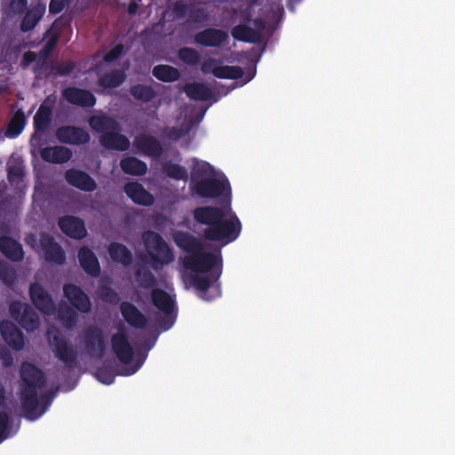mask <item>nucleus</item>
Wrapping results in <instances>:
<instances>
[{"label": "nucleus", "instance_id": "1", "mask_svg": "<svg viewBox=\"0 0 455 455\" xmlns=\"http://www.w3.org/2000/svg\"><path fill=\"white\" fill-rule=\"evenodd\" d=\"M195 223L204 227L200 235L206 241L226 245L240 235L242 224L238 217L228 212V206L203 205L192 211Z\"/></svg>", "mask_w": 455, "mask_h": 455}, {"label": "nucleus", "instance_id": "2", "mask_svg": "<svg viewBox=\"0 0 455 455\" xmlns=\"http://www.w3.org/2000/svg\"><path fill=\"white\" fill-rule=\"evenodd\" d=\"M21 379L20 404L24 416L29 420L38 419L51 403L46 394L41 396L44 401L39 411L38 392L45 387L46 379L42 370L29 362H23L20 369Z\"/></svg>", "mask_w": 455, "mask_h": 455}, {"label": "nucleus", "instance_id": "3", "mask_svg": "<svg viewBox=\"0 0 455 455\" xmlns=\"http://www.w3.org/2000/svg\"><path fill=\"white\" fill-rule=\"evenodd\" d=\"M192 192L202 198H221L231 212V187L227 178L217 179L212 166L204 161H196L191 170Z\"/></svg>", "mask_w": 455, "mask_h": 455}, {"label": "nucleus", "instance_id": "4", "mask_svg": "<svg viewBox=\"0 0 455 455\" xmlns=\"http://www.w3.org/2000/svg\"><path fill=\"white\" fill-rule=\"evenodd\" d=\"M142 240L149 258L148 262L155 270L174 260V255L164 239L156 232L148 230L142 234Z\"/></svg>", "mask_w": 455, "mask_h": 455}, {"label": "nucleus", "instance_id": "5", "mask_svg": "<svg viewBox=\"0 0 455 455\" xmlns=\"http://www.w3.org/2000/svg\"><path fill=\"white\" fill-rule=\"evenodd\" d=\"M46 336L54 356L64 363L67 370H73L77 364L76 350L60 330L53 326L47 330Z\"/></svg>", "mask_w": 455, "mask_h": 455}, {"label": "nucleus", "instance_id": "6", "mask_svg": "<svg viewBox=\"0 0 455 455\" xmlns=\"http://www.w3.org/2000/svg\"><path fill=\"white\" fill-rule=\"evenodd\" d=\"M150 297L152 304L164 314L162 316H156L160 328L163 331H168L174 324L177 316L174 299L167 291L160 288L153 289Z\"/></svg>", "mask_w": 455, "mask_h": 455}, {"label": "nucleus", "instance_id": "7", "mask_svg": "<svg viewBox=\"0 0 455 455\" xmlns=\"http://www.w3.org/2000/svg\"><path fill=\"white\" fill-rule=\"evenodd\" d=\"M182 265L186 269L196 273H212L217 267H222L220 252L214 254L205 252L203 248L193 255H187L182 259Z\"/></svg>", "mask_w": 455, "mask_h": 455}, {"label": "nucleus", "instance_id": "8", "mask_svg": "<svg viewBox=\"0 0 455 455\" xmlns=\"http://www.w3.org/2000/svg\"><path fill=\"white\" fill-rule=\"evenodd\" d=\"M81 343L86 353L96 358L101 359L108 347L107 336L100 326L91 324L81 334Z\"/></svg>", "mask_w": 455, "mask_h": 455}, {"label": "nucleus", "instance_id": "9", "mask_svg": "<svg viewBox=\"0 0 455 455\" xmlns=\"http://www.w3.org/2000/svg\"><path fill=\"white\" fill-rule=\"evenodd\" d=\"M11 317L27 331H34L40 325L37 313L28 303L12 301L9 307Z\"/></svg>", "mask_w": 455, "mask_h": 455}, {"label": "nucleus", "instance_id": "10", "mask_svg": "<svg viewBox=\"0 0 455 455\" xmlns=\"http://www.w3.org/2000/svg\"><path fill=\"white\" fill-rule=\"evenodd\" d=\"M111 349L117 360L123 364H129L134 357L133 348L129 341L124 326L110 339Z\"/></svg>", "mask_w": 455, "mask_h": 455}, {"label": "nucleus", "instance_id": "11", "mask_svg": "<svg viewBox=\"0 0 455 455\" xmlns=\"http://www.w3.org/2000/svg\"><path fill=\"white\" fill-rule=\"evenodd\" d=\"M57 140L68 145H84L90 141V133L84 128L74 125H63L55 132Z\"/></svg>", "mask_w": 455, "mask_h": 455}, {"label": "nucleus", "instance_id": "12", "mask_svg": "<svg viewBox=\"0 0 455 455\" xmlns=\"http://www.w3.org/2000/svg\"><path fill=\"white\" fill-rule=\"evenodd\" d=\"M29 297L33 305L43 314L50 315L55 312V303L52 296L38 283L30 284Z\"/></svg>", "mask_w": 455, "mask_h": 455}, {"label": "nucleus", "instance_id": "13", "mask_svg": "<svg viewBox=\"0 0 455 455\" xmlns=\"http://www.w3.org/2000/svg\"><path fill=\"white\" fill-rule=\"evenodd\" d=\"M228 40V32L215 28H205L194 36L195 43L204 47H220Z\"/></svg>", "mask_w": 455, "mask_h": 455}, {"label": "nucleus", "instance_id": "14", "mask_svg": "<svg viewBox=\"0 0 455 455\" xmlns=\"http://www.w3.org/2000/svg\"><path fill=\"white\" fill-rule=\"evenodd\" d=\"M62 96L68 103L82 108H92L97 100L92 92L75 86L65 88Z\"/></svg>", "mask_w": 455, "mask_h": 455}, {"label": "nucleus", "instance_id": "15", "mask_svg": "<svg viewBox=\"0 0 455 455\" xmlns=\"http://www.w3.org/2000/svg\"><path fill=\"white\" fill-rule=\"evenodd\" d=\"M132 145L140 153L148 156L159 157L164 151L160 140L151 134L137 135Z\"/></svg>", "mask_w": 455, "mask_h": 455}, {"label": "nucleus", "instance_id": "16", "mask_svg": "<svg viewBox=\"0 0 455 455\" xmlns=\"http://www.w3.org/2000/svg\"><path fill=\"white\" fill-rule=\"evenodd\" d=\"M63 291L73 307L82 313L90 312L92 307L90 299L79 286L73 283L65 284Z\"/></svg>", "mask_w": 455, "mask_h": 455}, {"label": "nucleus", "instance_id": "17", "mask_svg": "<svg viewBox=\"0 0 455 455\" xmlns=\"http://www.w3.org/2000/svg\"><path fill=\"white\" fill-rule=\"evenodd\" d=\"M40 246L46 261L56 265H62L65 263V251L62 247L55 242L53 237L48 235H43L40 238Z\"/></svg>", "mask_w": 455, "mask_h": 455}, {"label": "nucleus", "instance_id": "18", "mask_svg": "<svg viewBox=\"0 0 455 455\" xmlns=\"http://www.w3.org/2000/svg\"><path fill=\"white\" fill-rule=\"evenodd\" d=\"M66 181L72 187L84 192H92L97 188V183L87 172L71 168L64 174Z\"/></svg>", "mask_w": 455, "mask_h": 455}, {"label": "nucleus", "instance_id": "19", "mask_svg": "<svg viewBox=\"0 0 455 455\" xmlns=\"http://www.w3.org/2000/svg\"><path fill=\"white\" fill-rule=\"evenodd\" d=\"M0 333L5 343L16 351L24 347V335L22 331L11 321L4 320L0 323Z\"/></svg>", "mask_w": 455, "mask_h": 455}, {"label": "nucleus", "instance_id": "20", "mask_svg": "<svg viewBox=\"0 0 455 455\" xmlns=\"http://www.w3.org/2000/svg\"><path fill=\"white\" fill-rule=\"evenodd\" d=\"M58 225L60 230L71 238L83 239L87 235L84 222L78 217H60L58 220Z\"/></svg>", "mask_w": 455, "mask_h": 455}, {"label": "nucleus", "instance_id": "21", "mask_svg": "<svg viewBox=\"0 0 455 455\" xmlns=\"http://www.w3.org/2000/svg\"><path fill=\"white\" fill-rule=\"evenodd\" d=\"M119 310L124 320L134 329H143L148 324L147 316L132 303L123 301L119 304Z\"/></svg>", "mask_w": 455, "mask_h": 455}, {"label": "nucleus", "instance_id": "22", "mask_svg": "<svg viewBox=\"0 0 455 455\" xmlns=\"http://www.w3.org/2000/svg\"><path fill=\"white\" fill-rule=\"evenodd\" d=\"M127 196L136 204L150 206L154 204L155 198L151 193L139 182H128L124 187Z\"/></svg>", "mask_w": 455, "mask_h": 455}, {"label": "nucleus", "instance_id": "23", "mask_svg": "<svg viewBox=\"0 0 455 455\" xmlns=\"http://www.w3.org/2000/svg\"><path fill=\"white\" fill-rule=\"evenodd\" d=\"M221 275V266L220 267L215 268L210 273L209 275H201L199 273L195 274L191 276V284L192 286L200 291L201 297L206 300H211L213 297H206V293L209 288L214 283H217Z\"/></svg>", "mask_w": 455, "mask_h": 455}, {"label": "nucleus", "instance_id": "24", "mask_svg": "<svg viewBox=\"0 0 455 455\" xmlns=\"http://www.w3.org/2000/svg\"><path fill=\"white\" fill-rule=\"evenodd\" d=\"M79 264L83 270L91 276L97 277L100 274V266L92 250L83 246L77 253Z\"/></svg>", "mask_w": 455, "mask_h": 455}, {"label": "nucleus", "instance_id": "25", "mask_svg": "<svg viewBox=\"0 0 455 455\" xmlns=\"http://www.w3.org/2000/svg\"><path fill=\"white\" fill-rule=\"evenodd\" d=\"M0 251L12 262H20L24 259V251L21 243L17 240L7 236H0Z\"/></svg>", "mask_w": 455, "mask_h": 455}, {"label": "nucleus", "instance_id": "26", "mask_svg": "<svg viewBox=\"0 0 455 455\" xmlns=\"http://www.w3.org/2000/svg\"><path fill=\"white\" fill-rule=\"evenodd\" d=\"M52 121V108L43 102L34 116L33 125L35 133L32 140L36 139L39 132H46Z\"/></svg>", "mask_w": 455, "mask_h": 455}, {"label": "nucleus", "instance_id": "27", "mask_svg": "<svg viewBox=\"0 0 455 455\" xmlns=\"http://www.w3.org/2000/svg\"><path fill=\"white\" fill-rule=\"evenodd\" d=\"M40 156L45 162L52 164H65L68 162L73 153L64 146L45 147L41 149Z\"/></svg>", "mask_w": 455, "mask_h": 455}, {"label": "nucleus", "instance_id": "28", "mask_svg": "<svg viewBox=\"0 0 455 455\" xmlns=\"http://www.w3.org/2000/svg\"><path fill=\"white\" fill-rule=\"evenodd\" d=\"M183 91L193 100L207 101L214 99V92L204 83L192 82L184 85Z\"/></svg>", "mask_w": 455, "mask_h": 455}, {"label": "nucleus", "instance_id": "29", "mask_svg": "<svg viewBox=\"0 0 455 455\" xmlns=\"http://www.w3.org/2000/svg\"><path fill=\"white\" fill-rule=\"evenodd\" d=\"M100 142L108 149L118 151H126L131 146L129 139L121 133V125L117 131H114L105 136H100Z\"/></svg>", "mask_w": 455, "mask_h": 455}, {"label": "nucleus", "instance_id": "30", "mask_svg": "<svg viewBox=\"0 0 455 455\" xmlns=\"http://www.w3.org/2000/svg\"><path fill=\"white\" fill-rule=\"evenodd\" d=\"M91 128L96 132L105 136L119 129L120 124L107 115L92 116L89 118Z\"/></svg>", "mask_w": 455, "mask_h": 455}, {"label": "nucleus", "instance_id": "31", "mask_svg": "<svg viewBox=\"0 0 455 455\" xmlns=\"http://www.w3.org/2000/svg\"><path fill=\"white\" fill-rule=\"evenodd\" d=\"M173 240L175 244L188 253V255H193L196 251H200L202 249L201 242L188 232L178 231L173 235Z\"/></svg>", "mask_w": 455, "mask_h": 455}, {"label": "nucleus", "instance_id": "32", "mask_svg": "<svg viewBox=\"0 0 455 455\" xmlns=\"http://www.w3.org/2000/svg\"><path fill=\"white\" fill-rule=\"evenodd\" d=\"M120 168L125 173L132 176H142L147 173L148 165L135 156H125L120 161Z\"/></svg>", "mask_w": 455, "mask_h": 455}, {"label": "nucleus", "instance_id": "33", "mask_svg": "<svg viewBox=\"0 0 455 455\" xmlns=\"http://www.w3.org/2000/svg\"><path fill=\"white\" fill-rule=\"evenodd\" d=\"M45 12V7L37 4L29 9L24 15L20 22V30L22 32H28L35 28L37 23L41 20Z\"/></svg>", "mask_w": 455, "mask_h": 455}, {"label": "nucleus", "instance_id": "34", "mask_svg": "<svg viewBox=\"0 0 455 455\" xmlns=\"http://www.w3.org/2000/svg\"><path fill=\"white\" fill-rule=\"evenodd\" d=\"M129 93L137 101L142 104H148L154 100L157 92L151 86L144 84H135L129 88Z\"/></svg>", "mask_w": 455, "mask_h": 455}, {"label": "nucleus", "instance_id": "35", "mask_svg": "<svg viewBox=\"0 0 455 455\" xmlns=\"http://www.w3.org/2000/svg\"><path fill=\"white\" fill-rule=\"evenodd\" d=\"M111 259L124 266H129L132 261V251L123 243L112 242L108 246Z\"/></svg>", "mask_w": 455, "mask_h": 455}, {"label": "nucleus", "instance_id": "36", "mask_svg": "<svg viewBox=\"0 0 455 455\" xmlns=\"http://www.w3.org/2000/svg\"><path fill=\"white\" fill-rule=\"evenodd\" d=\"M134 276L140 289L152 291L156 288L157 279L148 267L140 265L134 271Z\"/></svg>", "mask_w": 455, "mask_h": 455}, {"label": "nucleus", "instance_id": "37", "mask_svg": "<svg viewBox=\"0 0 455 455\" xmlns=\"http://www.w3.org/2000/svg\"><path fill=\"white\" fill-rule=\"evenodd\" d=\"M231 36L237 41L251 44L257 43L260 39L259 32L244 24L235 26L231 29Z\"/></svg>", "mask_w": 455, "mask_h": 455}, {"label": "nucleus", "instance_id": "38", "mask_svg": "<svg viewBox=\"0 0 455 455\" xmlns=\"http://www.w3.org/2000/svg\"><path fill=\"white\" fill-rule=\"evenodd\" d=\"M152 75L157 80L164 83H172L178 81L180 77V72L178 68L164 64L155 66L152 69Z\"/></svg>", "mask_w": 455, "mask_h": 455}, {"label": "nucleus", "instance_id": "39", "mask_svg": "<svg viewBox=\"0 0 455 455\" xmlns=\"http://www.w3.org/2000/svg\"><path fill=\"white\" fill-rule=\"evenodd\" d=\"M27 123L25 113L22 109H18L8 122L6 128V136L9 138L18 137L23 131Z\"/></svg>", "mask_w": 455, "mask_h": 455}, {"label": "nucleus", "instance_id": "40", "mask_svg": "<svg viewBox=\"0 0 455 455\" xmlns=\"http://www.w3.org/2000/svg\"><path fill=\"white\" fill-rule=\"evenodd\" d=\"M125 77L124 71L121 69H114L111 72L103 75L99 80V84L105 89L116 88L124 82Z\"/></svg>", "mask_w": 455, "mask_h": 455}, {"label": "nucleus", "instance_id": "41", "mask_svg": "<svg viewBox=\"0 0 455 455\" xmlns=\"http://www.w3.org/2000/svg\"><path fill=\"white\" fill-rule=\"evenodd\" d=\"M214 71L215 77L221 79H239L243 76V68L238 66H228L220 63Z\"/></svg>", "mask_w": 455, "mask_h": 455}, {"label": "nucleus", "instance_id": "42", "mask_svg": "<svg viewBox=\"0 0 455 455\" xmlns=\"http://www.w3.org/2000/svg\"><path fill=\"white\" fill-rule=\"evenodd\" d=\"M163 171L166 176L176 180H186L188 176L185 167L171 161L164 164Z\"/></svg>", "mask_w": 455, "mask_h": 455}, {"label": "nucleus", "instance_id": "43", "mask_svg": "<svg viewBox=\"0 0 455 455\" xmlns=\"http://www.w3.org/2000/svg\"><path fill=\"white\" fill-rule=\"evenodd\" d=\"M97 293L102 301L109 305L116 306L120 303L121 298L117 291L107 284L100 285Z\"/></svg>", "mask_w": 455, "mask_h": 455}, {"label": "nucleus", "instance_id": "44", "mask_svg": "<svg viewBox=\"0 0 455 455\" xmlns=\"http://www.w3.org/2000/svg\"><path fill=\"white\" fill-rule=\"evenodd\" d=\"M178 58L186 65L196 66L200 62L201 55L196 49L184 46L179 49Z\"/></svg>", "mask_w": 455, "mask_h": 455}, {"label": "nucleus", "instance_id": "45", "mask_svg": "<svg viewBox=\"0 0 455 455\" xmlns=\"http://www.w3.org/2000/svg\"><path fill=\"white\" fill-rule=\"evenodd\" d=\"M59 317L67 329H73L78 321L77 314L69 307H60Z\"/></svg>", "mask_w": 455, "mask_h": 455}, {"label": "nucleus", "instance_id": "46", "mask_svg": "<svg viewBox=\"0 0 455 455\" xmlns=\"http://www.w3.org/2000/svg\"><path fill=\"white\" fill-rule=\"evenodd\" d=\"M24 169L20 164H12L7 167V179L12 185H19L22 182Z\"/></svg>", "mask_w": 455, "mask_h": 455}, {"label": "nucleus", "instance_id": "47", "mask_svg": "<svg viewBox=\"0 0 455 455\" xmlns=\"http://www.w3.org/2000/svg\"><path fill=\"white\" fill-rule=\"evenodd\" d=\"M210 15L203 7H195L191 5L188 13V19L194 23H203L208 20Z\"/></svg>", "mask_w": 455, "mask_h": 455}, {"label": "nucleus", "instance_id": "48", "mask_svg": "<svg viewBox=\"0 0 455 455\" xmlns=\"http://www.w3.org/2000/svg\"><path fill=\"white\" fill-rule=\"evenodd\" d=\"M95 377L100 382L110 385L115 381L116 375L110 368L102 366L96 370Z\"/></svg>", "mask_w": 455, "mask_h": 455}, {"label": "nucleus", "instance_id": "49", "mask_svg": "<svg viewBox=\"0 0 455 455\" xmlns=\"http://www.w3.org/2000/svg\"><path fill=\"white\" fill-rule=\"evenodd\" d=\"M75 68V64L70 61L60 62L52 67V73L54 76H69Z\"/></svg>", "mask_w": 455, "mask_h": 455}, {"label": "nucleus", "instance_id": "50", "mask_svg": "<svg viewBox=\"0 0 455 455\" xmlns=\"http://www.w3.org/2000/svg\"><path fill=\"white\" fill-rule=\"evenodd\" d=\"M191 4H185L181 0L173 3L172 11L176 18H184L187 12L189 13Z\"/></svg>", "mask_w": 455, "mask_h": 455}, {"label": "nucleus", "instance_id": "51", "mask_svg": "<svg viewBox=\"0 0 455 455\" xmlns=\"http://www.w3.org/2000/svg\"><path fill=\"white\" fill-rule=\"evenodd\" d=\"M124 53V45L118 44L109 50L103 57V60L107 63L113 62L122 56Z\"/></svg>", "mask_w": 455, "mask_h": 455}, {"label": "nucleus", "instance_id": "52", "mask_svg": "<svg viewBox=\"0 0 455 455\" xmlns=\"http://www.w3.org/2000/svg\"><path fill=\"white\" fill-rule=\"evenodd\" d=\"M10 424V416L5 411H0V443L7 437V428Z\"/></svg>", "mask_w": 455, "mask_h": 455}, {"label": "nucleus", "instance_id": "53", "mask_svg": "<svg viewBox=\"0 0 455 455\" xmlns=\"http://www.w3.org/2000/svg\"><path fill=\"white\" fill-rule=\"evenodd\" d=\"M14 274L6 262L0 261V279L5 283H10L13 281Z\"/></svg>", "mask_w": 455, "mask_h": 455}, {"label": "nucleus", "instance_id": "54", "mask_svg": "<svg viewBox=\"0 0 455 455\" xmlns=\"http://www.w3.org/2000/svg\"><path fill=\"white\" fill-rule=\"evenodd\" d=\"M28 6V0H12L9 4L10 12L13 15L22 14Z\"/></svg>", "mask_w": 455, "mask_h": 455}, {"label": "nucleus", "instance_id": "55", "mask_svg": "<svg viewBox=\"0 0 455 455\" xmlns=\"http://www.w3.org/2000/svg\"><path fill=\"white\" fill-rule=\"evenodd\" d=\"M220 60L216 59L205 60L201 65V70L204 74L212 73L215 76V69L219 67Z\"/></svg>", "mask_w": 455, "mask_h": 455}, {"label": "nucleus", "instance_id": "56", "mask_svg": "<svg viewBox=\"0 0 455 455\" xmlns=\"http://www.w3.org/2000/svg\"><path fill=\"white\" fill-rule=\"evenodd\" d=\"M65 0H51L49 4V12L52 14H58L61 12L66 7Z\"/></svg>", "mask_w": 455, "mask_h": 455}, {"label": "nucleus", "instance_id": "57", "mask_svg": "<svg viewBox=\"0 0 455 455\" xmlns=\"http://www.w3.org/2000/svg\"><path fill=\"white\" fill-rule=\"evenodd\" d=\"M35 60H36V53L34 52L28 51V52H26L22 55L21 65L23 67H27L29 64H31L32 62H34Z\"/></svg>", "mask_w": 455, "mask_h": 455}, {"label": "nucleus", "instance_id": "58", "mask_svg": "<svg viewBox=\"0 0 455 455\" xmlns=\"http://www.w3.org/2000/svg\"><path fill=\"white\" fill-rule=\"evenodd\" d=\"M57 42H58V36H55L52 38H50L46 44H44L43 50L45 53H48L49 52L52 51V48H54L57 44Z\"/></svg>", "mask_w": 455, "mask_h": 455}, {"label": "nucleus", "instance_id": "59", "mask_svg": "<svg viewBox=\"0 0 455 455\" xmlns=\"http://www.w3.org/2000/svg\"><path fill=\"white\" fill-rule=\"evenodd\" d=\"M138 9H139V4L135 1H132L128 4L127 12L129 14L133 15L138 12Z\"/></svg>", "mask_w": 455, "mask_h": 455}, {"label": "nucleus", "instance_id": "60", "mask_svg": "<svg viewBox=\"0 0 455 455\" xmlns=\"http://www.w3.org/2000/svg\"><path fill=\"white\" fill-rule=\"evenodd\" d=\"M6 402L4 388L0 386V406H4Z\"/></svg>", "mask_w": 455, "mask_h": 455}, {"label": "nucleus", "instance_id": "61", "mask_svg": "<svg viewBox=\"0 0 455 455\" xmlns=\"http://www.w3.org/2000/svg\"><path fill=\"white\" fill-rule=\"evenodd\" d=\"M253 76H254V73L250 76V77L247 79V81H250L251 79H252Z\"/></svg>", "mask_w": 455, "mask_h": 455}]
</instances>
